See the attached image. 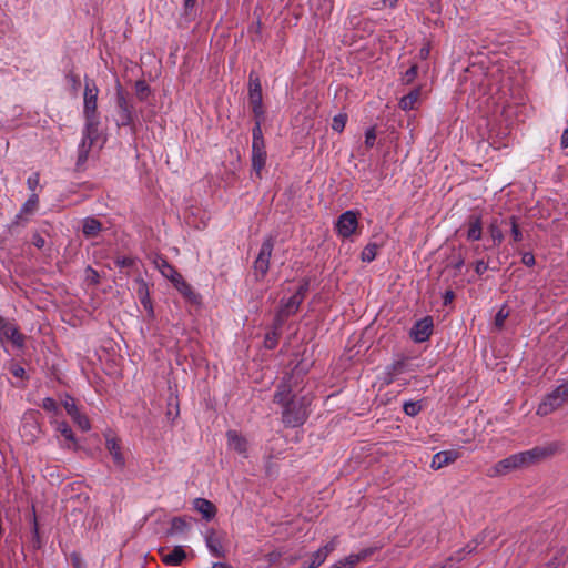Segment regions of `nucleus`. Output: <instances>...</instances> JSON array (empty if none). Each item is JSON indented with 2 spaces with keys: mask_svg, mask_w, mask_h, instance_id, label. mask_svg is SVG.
<instances>
[{
  "mask_svg": "<svg viewBox=\"0 0 568 568\" xmlns=\"http://www.w3.org/2000/svg\"><path fill=\"white\" fill-rule=\"evenodd\" d=\"M453 298H454V293L452 291L446 292V294H445V303H448V302L453 301Z\"/></svg>",
  "mask_w": 568,
  "mask_h": 568,
  "instance_id": "60",
  "label": "nucleus"
},
{
  "mask_svg": "<svg viewBox=\"0 0 568 568\" xmlns=\"http://www.w3.org/2000/svg\"><path fill=\"white\" fill-rule=\"evenodd\" d=\"M417 74V67L416 65H413L410 67L406 72H405V75H404V80L406 82H412L415 77Z\"/></svg>",
  "mask_w": 568,
  "mask_h": 568,
  "instance_id": "48",
  "label": "nucleus"
},
{
  "mask_svg": "<svg viewBox=\"0 0 568 568\" xmlns=\"http://www.w3.org/2000/svg\"><path fill=\"white\" fill-rule=\"evenodd\" d=\"M307 417L306 404H302L298 407L295 402L287 404L283 410V422L291 427L302 425Z\"/></svg>",
  "mask_w": 568,
  "mask_h": 568,
  "instance_id": "10",
  "label": "nucleus"
},
{
  "mask_svg": "<svg viewBox=\"0 0 568 568\" xmlns=\"http://www.w3.org/2000/svg\"><path fill=\"white\" fill-rule=\"evenodd\" d=\"M196 0H184V10L187 12L189 10H192Z\"/></svg>",
  "mask_w": 568,
  "mask_h": 568,
  "instance_id": "53",
  "label": "nucleus"
},
{
  "mask_svg": "<svg viewBox=\"0 0 568 568\" xmlns=\"http://www.w3.org/2000/svg\"><path fill=\"white\" fill-rule=\"evenodd\" d=\"M71 564H72L73 568H87L85 562L82 560L80 555H78L77 552H73L71 555Z\"/></svg>",
  "mask_w": 568,
  "mask_h": 568,
  "instance_id": "45",
  "label": "nucleus"
},
{
  "mask_svg": "<svg viewBox=\"0 0 568 568\" xmlns=\"http://www.w3.org/2000/svg\"><path fill=\"white\" fill-rule=\"evenodd\" d=\"M397 366H400V363L394 364V365L392 366V368H393L394 371H396Z\"/></svg>",
  "mask_w": 568,
  "mask_h": 568,
  "instance_id": "64",
  "label": "nucleus"
},
{
  "mask_svg": "<svg viewBox=\"0 0 568 568\" xmlns=\"http://www.w3.org/2000/svg\"><path fill=\"white\" fill-rule=\"evenodd\" d=\"M99 89L93 80H85L83 93V115L85 123L99 124L100 118L97 111Z\"/></svg>",
  "mask_w": 568,
  "mask_h": 568,
  "instance_id": "4",
  "label": "nucleus"
},
{
  "mask_svg": "<svg viewBox=\"0 0 568 568\" xmlns=\"http://www.w3.org/2000/svg\"><path fill=\"white\" fill-rule=\"evenodd\" d=\"M568 402V378L558 385L551 393L547 394L537 408L539 416H547L554 413Z\"/></svg>",
  "mask_w": 568,
  "mask_h": 568,
  "instance_id": "2",
  "label": "nucleus"
},
{
  "mask_svg": "<svg viewBox=\"0 0 568 568\" xmlns=\"http://www.w3.org/2000/svg\"><path fill=\"white\" fill-rule=\"evenodd\" d=\"M376 141V132L375 128H369L365 132V145L367 148H372Z\"/></svg>",
  "mask_w": 568,
  "mask_h": 568,
  "instance_id": "43",
  "label": "nucleus"
},
{
  "mask_svg": "<svg viewBox=\"0 0 568 568\" xmlns=\"http://www.w3.org/2000/svg\"><path fill=\"white\" fill-rule=\"evenodd\" d=\"M101 229L100 221L94 217H87L82 222V232L87 237L97 236Z\"/></svg>",
  "mask_w": 568,
  "mask_h": 568,
  "instance_id": "24",
  "label": "nucleus"
},
{
  "mask_svg": "<svg viewBox=\"0 0 568 568\" xmlns=\"http://www.w3.org/2000/svg\"><path fill=\"white\" fill-rule=\"evenodd\" d=\"M193 508L207 521L213 519L216 515V507L205 498H195L193 500Z\"/></svg>",
  "mask_w": 568,
  "mask_h": 568,
  "instance_id": "22",
  "label": "nucleus"
},
{
  "mask_svg": "<svg viewBox=\"0 0 568 568\" xmlns=\"http://www.w3.org/2000/svg\"><path fill=\"white\" fill-rule=\"evenodd\" d=\"M115 264L120 267H129L134 264V260L131 257H119L116 258Z\"/></svg>",
  "mask_w": 568,
  "mask_h": 568,
  "instance_id": "47",
  "label": "nucleus"
},
{
  "mask_svg": "<svg viewBox=\"0 0 568 568\" xmlns=\"http://www.w3.org/2000/svg\"><path fill=\"white\" fill-rule=\"evenodd\" d=\"M105 448L111 455L114 466L118 469H123L125 467V458L119 439L110 434L105 435Z\"/></svg>",
  "mask_w": 568,
  "mask_h": 568,
  "instance_id": "13",
  "label": "nucleus"
},
{
  "mask_svg": "<svg viewBox=\"0 0 568 568\" xmlns=\"http://www.w3.org/2000/svg\"><path fill=\"white\" fill-rule=\"evenodd\" d=\"M12 373H13V375H14V376H17V377H22V376L24 375L26 371H24L22 367H20V366H16V367L12 369Z\"/></svg>",
  "mask_w": 568,
  "mask_h": 568,
  "instance_id": "52",
  "label": "nucleus"
},
{
  "mask_svg": "<svg viewBox=\"0 0 568 568\" xmlns=\"http://www.w3.org/2000/svg\"><path fill=\"white\" fill-rule=\"evenodd\" d=\"M186 558V554L181 546L174 547V549L163 556V562L171 566L180 565Z\"/></svg>",
  "mask_w": 568,
  "mask_h": 568,
  "instance_id": "25",
  "label": "nucleus"
},
{
  "mask_svg": "<svg viewBox=\"0 0 568 568\" xmlns=\"http://www.w3.org/2000/svg\"><path fill=\"white\" fill-rule=\"evenodd\" d=\"M379 247L381 246L377 243H368L362 252V261L367 263L374 261Z\"/></svg>",
  "mask_w": 568,
  "mask_h": 568,
  "instance_id": "31",
  "label": "nucleus"
},
{
  "mask_svg": "<svg viewBox=\"0 0 568 568\" xmlns=\"http://www.w3.org/2000/svg\"><path fill=\"white\" fill-rule=\"evenodd\" d=\"M487 270H488V264H487L486 262H484L483 260L477 261V262L475 263V272H476L478 275L484 274Z\"/></svg>",
  "mask_w": 568,
  "mask_h": 568,
  "instance_id": "49",
  "label": "nucleus"
},
{
  "mask_svg": "<svg viewBox=\"0 0 568 568\" xmlns=\"http://www.w3.org/2000/svg\"><path fill=\"white\" fill-rule=\"evenodd\" d=\"M67 79L69 80V82L71 83V87L73 90H78L79 85H80V79L78 75L73 74V73H69L67 75Z\"/></svg>",
  "mask_w": 568,
  "mask_h": 568,
  "instance_id": "51",
  "label": "nucleus"
},
{
  "mask_svg": "<svg viewBox=\"0 0 568 568\" xmlns=\"http://www.w3.org/2000/svg\"><path fill=\"white\" fill-rule=\"evenodd\" d=\"M88 272L91 274L92 281H94L97 283L98 277H99L98 273L94 270H92L91 267L88 268Z\"/></svg>",
  "mask_w": 568,
  "mask_h": 568,
  "instance_id": "58",
  "label": "nucleus"
},
{
  "mask_svg": "<svg viewBox=\"0 0 568 568\" xmlns=\"http://www.w3.org/2000/svg\"><path fill=\"white\" fill-rule=\"evenodd\" d=\"M365 556L364 555H349L344 559L334 562L329 568H354V566Z\"/></svg>",
  "mask_w": 568,
  "mask_h": 568,
  "instance_id": "30",
  "label": "nucleus"
},
{
  "mask_svg": "<svg viewBox=\"0 0 568 568\" xmlns=\"http://www.w3.org/2000/svg\"><path fill=\"white\" fill-rule=\"evenodd\" d=\"M42 408L48 412H57L58 404L55 403V400L53 398L47 397L42 402Z\"/></svg>",
  "mask_w": 568,
  "mask_h": 568,
  "instance_id": "44",
  "label": "nucleus"
},
{
  "mask_svg": "<svg viewBox=\"0 0 568 568\" xmlns=\"http://www.w3.org/2000/svg\"><path fill=\"white\" fill-rule=\"evenodd\" d=\"M465 264V261L462 256H459L456 262L453 264V266L456 268V270H460Z\"/></svg>",
  "mask_w": 568,
  "mask_h": 568,
  "instance_id": "55",
  "label": "nucleus"
},
{
  "mask_svg": "<svg viewBox=\"0 0 568 568\" xmlns=\"http://www.w3.org/2000/svg\"><path fill=\"white\" fill-rule=\"evenodd\" d=\"M358 214L355 211H346L339 215L335 223L337 235L343 239L352 236L358 227Z\"/></svg>",
  "mask_w": 568,
  "mask_h": 568,
  "instance_id": "8",
  "label": "nucleus"
},
{
  "mask_svg": "<svg viewBox=\"0 0 568 568\" xmlns=\"http://www.w3.org/2000/svg\"><path fill=\"white\" fill-rule=\"evenodd\" d=\"M521 261L523 263L526 265V266H532L535 264V256L532 253L530 252H526L523 254V257H521Z\"/></svg>",
  "mask_w": 568,
  "mask_h": 568,
  "instance_id": "50",
  "label": "nucleus"
},
{
  "mask_svg": "<svg viewBox=\"0 0 568 568\" xmlns=\"http://www.w3.org/2000/svg\"><path fill=\"white\" fill-rule=\"evenodd\" d=\"M347 115L345 113H339L333 118L332 129L336 132H342L346 125Z\"/></svg>",
  "mask_w": 568,
  "mask_h": 568,
  "instance_id": "33",
  "label": "nucleus"
},
{
  "mask_svg": "<svg viewBox=\"0 0 568 568\" xmlns=\"http://www.w3.org/2000/svg\"><path fill=\"white\" fill-rule=\"evenodd\" d=\"M40 184V175L39 173H33L27 179V185L28 189L31 191V193H37V189Z\"/></svg>",
  "mask_w": 568,
  "mask_h": 568,
  "instance_id": "40",
  "label": "nucleus"
},
{
  "mask_svg": "<svg viewBox=\"0 0 568 568\" xmlns=\"http://www.w3.org/2000/svg\"><path fill=\"white\" fill-rule=\"evenodd\" d=\"M489 233L496 245H499L503 242L504 235L496 222H493L489 225Z\"/></svg>",
  "mask_w": 568,
  "mask_h": 568,
  "instance_id": "35",
  "label": "nucleus"
},
{
  "mask_svg": "<svg viewBox=\"0 0 568 568\" xmlns=\"http://www.w3.org/2000/svg\"><path fill=\"white\" fill-rule=\"evenodd\" d=\"M428 53H429V49L428 48L420 49V55L423 58H426L428 55Z\"/></svg>",
  "mask_w": 568,
  "mask_h": 568,
  "instance_id": "62",
  "label": "nucleus"
},
{
  "mask_svg": "<svg viewBox=\"0 0 568 568\" xmlns=\"http://www.w3.org/2000/svg\"><path fill=\"white\" fill-rule=\"evenodd\" d=\"M183 523H184V521H183V519H181V518H175V519H173V526H174V527H178V525H179V524H183Z\"/></svg>",
  "mask_w": 568,
  "mask_h": 568,
  "instance_id": "63",
  "label": "nucleus"
},
{
  "mask_svg": "<svg viewBox=\"0 0 568 568\" xmlns=\"http://www.w3.org/2000/svg\"><path fill=\"white\" fill-rule=\"evenodd\" d=\"M135 284H136L135 291H136L138 298L140 300V302L143 305L144 310L150 315H152L153 314V306H152V302H151V298H150V291H149L148 283L142 277H138L135 280Z\"/></svg>",
  "mask_w": 568,
  "mask_h": 568,
  "instance_id": "20",
  "label": "nucleus"
},
{
  "mask_svg": "<svg viewBox=\"0 0 568 568\" xmlns=\"http://www.w3.org/2000/svg\"><path fill=\"white\" fill-rule=\"evenodd\" d=\"M422 409L419 402H407L404 404V412L408 416H416Z\"/></svg>",
  "mask_w": 568,
  "mask_h": 568,
  "instance_id": "37",
  "label": "nucleus"
},
{
  "mask_svg": "<svg viewBox=\"0 0 568 568\" xmlns=\"http://www.w3.org/2000/svg\"><path fill=\"white\" fill-rule=\"evenodd\" d=\"M7 342H10L17 348H22L26 337L13 322L0 315V343L4 344Z\"/></svg>",
  "mask_w": 568,
  "mask_h": 568,
  "instance_id": "6",
  "label": "nucleus"
},
{
  "mask_svg": "<svg viewBox=\"0 0 568 568\" xmlns=\"http://www.w3.org/2000/svg\"><path fill=\"white\" fill-rule=\"evenodd\" d=\"M307 283L302 284L298 290L286 301H282L275 316L276 326L282 327L285 320L294 315L304 300Z\"/></svg>",
  "mask_w": 568,
  "mask_h": 568,
  "instance_id": "5",
  "label": "nucleus"
},
{
  "mask_svg": "<svg viewBox=\"0 0 568 568\" xmlns=\"http://www.w3.org/2000/svg\"><path fill=\"white\" fill-rule=\"evenodd\" d=\"M100 140L99 124L90 125L89 123H84L82 139L78 146L77 166H81L87 162L92 148L99 143Z\"/></svg>",
  "mask_w": 568,
  "mask_h": 568,
  "instance_id": "3",
  "label": "nucleus"
},
{
  "mask_svg": "<svg viewBox=\"0 0 568 568\" xmlns=\"http://www.w3.org/2000/svg\"><path fill=\"white\" fill-rule=\"evenodd\" d=\"M39 209V195L31 193L28 200L22 204L19 213L14 216L11 226L24 225L28 219L26 216L33 215Z\"/></svg>",
  "mask_w": 568,
  "mask_h": 568,
  "instance_id": "11",
  "label": "nucleus"
},
{
  "mask_svg": "<svg viewBox=\"0 0 568 568\" xmlns=\"http://www.w3.org/2000/svg\"><path fill=\"white\" fill-rule=\"evenodd\" d=\"M382 2L385 7L394 8L398 0H382Z\"/></svg>",
  "mask_w": 568,
  "mask_h": 568,
  "instance_id": "57",
  "label": "nucleus"
},
{
  "mask_svg": "<svg viewBox=\"0 0 568 568\" xmlns=\"http://www.w3.org/2000/svg\"><path fill=\"white\" fill-rule=\"evenodd\" d=\"M248 101L254 115L257 119L262 118L264 114L262 103V87L258 77L254 75L253 73L250 74Z\"/></svg>",
  "mask_w": 568,
  "mask_h": 568,
  "instance_id": "9",
  "label": "nucleus"
},
{
  "mask_svg": "<svg viewBox=\"0 0 568 568\" xmlns=\"http://www.w3.org/2000/svg\"><path fill=\"white\" fill-rule=\"evenodd\" d=\"M281 327L276 326V323L274 322V328L272 332L267 333L265 336L264 344L267 348L272 349L276 346L278 341V329Z\"/></svg>",
  "mask_w": 568,
  "mask_h": 568,
  "instance_id": "32",
  "label": "nucleus"
},
{
  "mask_svg": "<svg viewBox=\"0 0 568 568\" xmlns=\"http://www.w3.org/2000/svg\"><path fill=\"white\" fill-rule=\"evenodd\" d=\"M510 225H511V235L515 242H519L523 240L521 231L518 227V224L516 222V217H510Z\"/></svg>",
  "mask_w": 568,
  "mask_h": 568,
  "instance_id": "42",
  "label": "nucleus"
},
{
  "mask_svg": "<svg viewBox=\"0 0 568 568\" xmlns=\"http://www.w3.org/2000/svg\"><path fill=\"white\" fill-rule=\"evenodd\" d=\"M252 143H265L264 142V138H263V133H262V129H261V121L260 120H256L255 122V125L253 128V131H252Z\"/></svg>",
  "mask_w": 568,
  "mask_h": 568,
  "instance_id": "38",
  "label": "nucleus"
},
{
  "mask_svg": "<svg viewBox=\"0 0 568 568\" xmlns=\"http://www.w3.org/2000/svg\"><path fill=\"white\" fill-rule=\"evenodd\" d=\"M508 315L509 311L507 310V307L505 305L501 306L495 316V326L501 329Z\"/></svg>",
  "mask_w": 568,
  "mask_h": 568,
  "instance_id": "36",
  "label": "nucleus"
},
{
  "mask_svg": "<svg viewBox=\"0 0 568 568\" xmlns=\"http://www.w3.org/2000/svg\"><path fill=\"white\" fill-rule=\"evenodd\" d=\"M273 247V237H266L261 245L256 260L254 261V271L257 277L263 278L266 275L270 268V260L272 256Z\"/></svg>",
  "mask_w": 568,
  "mask_h": 568,
  "instance_id": "7",
  "label": "nucleus"
},
{
  "mask_svg": "<svg viewBox=\"0 0 568 568\" xmlns=\"http://www.w3.org/2000/svg\"><path fill=\"white\" fill-rule=\"evenodd\" d=\"M433 332V320L426 316L417 321L410 329V337L416 343H423L429 338Z\"/></svg>",
  "mask_w": 568,
  "mask_h": 568,
  "instance_id": "12",
  "label": "nucleus"
},
{
  "mask_svg": "<svg viewBox=\"0 0 568 568\" xmlns=\"http://www.w3.org/2000/svg\"><path fill=\"white\" fill-rule=\"evenodd\" d=\"M73 422L79 426V428L83 432H88L91 428L90 422L88 417L81 413L71 417Z\"/></svg>",
  "mask_w": 568,
  "mask_h": 568,
  "instance_id": "34",
  "label": "nucleus"
},
{
  "mask_svg": "<svg viewBox=\"0 0 568 568\" xmlns=\"http://www.w3.org/2000/svg\"><path fill=\"white\" fill-rule=\"evenodd\" d=\"M229 449L237 453L242 457H247L248 444L247 440L241 436L236 430H229L226 433Z\"/></svg>",
  "mask_w": 568,
  "mask_h": 568,
  "instance_id": "18",
  "label": "nucleus"
},
{
  "mask_svg": "<svg viewBox=\"0 0 568 568\" xmlns=\"http://www.w3.org/2000/svg\"><path fill=\"white\" fill-rule=\"evenodd\" d=\"M212 568H232V567L225 562H215V564H213Z\"/></svg>",
  "mask_w": 568,
  "mask_h": 568,
  "instance_id": "59",
  "label": "nucleus"
},
{
  "mask_svg": "<svg viewBox=\"0 0 568 568\" xmlns=\"http://www.w3.org/2000/svg\"><path fill=\"white\" fill-rule=\"evenodd\" d=\"M116 105L120 110L121 124L129 125L132 122V112L125 93L120 84L116 87Z\"/></svg>",
  "mask_w": 568,
  "mask_h": 568,
  "instance_id": "17",
  "label": "nucleus"
},
{
  "mask_svg": "<svg viewBox=\"0 0 568 568\" xmlns=\"http://www.w3.org/2000/svg\"><path fill=\"white\" fill-rule=\"evenodd\" d=\"M32 244L38 248H42L45 245V240L39 233H34L32 235Z\"/></svg>",
  "mask_w": 568,
  "mask_h": 568,
  "instance_id": "46",
  "label": "nucleus"
},
{
  "mask_svg": "<svg viewBox=\"0 0 568 568\" xmlns=\"http://www.w3.org/2000/svg\"><path fill=\"white\" fill-rule=\"evenodd\" d=\"M453 568V559H448L445 565H435L432 568Z\"/></svg>",
  "mask_w": 568,
  "mask_h": 568,
  "instance_id": "56",
  "label": "nucleus"
},
{
  "mask_svg": "<svg viewBox=\"0 0 568 568\" xmlns=\"http://www.w3.org/2000/svg\"><path fill=\"white\" fill-rule=\"evenodd\" d=\"M561 145L568 148V129L564 131L561 135Z\"/></svg>",
  "mask_w": 568,
  "mask_h": 568,
  "instance_id": "54",
  "label": "nucleus"
},
{
  "mask_svg": "<svg viewBox=\"0 0 568 568\" xmlns=\"http://www.w3.org/2000/svg\"><path fill=\"white\" fill-rule=\"evenodd\" d=\"M290 387L286 384H281L274 394V400L285 407L287 404L293 403V400L290 399Z\"/></svg>",
  "mask_w": 568,
  "mask_h": 568,
  "instance_id": "28",
  "label": "nucleus"
},
{
  "mask_svg": "<svg viewBox=\"0 0 568 568\" xmlns=\"http://www.w3.org/2000/svg\"><path fill=\"white\" fill-rule=\"evenodd\" d=\"M419 99V90H413L407 95L403 97L399 101V106L403 110H413Z\"/></svg>",
  "mask_w": 568,
  "mask_h": 568,
  "instance_id": "29",
  "label": "nucleus"
},
{
  "mask_svg": "<svg viewBox=\"0 0 568 568\" xmlns=\"http://www.w3.org/2000/svg\"><path fill=\"white\" fill-rule=\"evenodd\" d=\"M266 156L265 143H252V168L258 176L265 166Z\"/></svg>",
  "mask_w": 568,
  "mask_h": 568,
  "instance_id": "19",
  "label": "nucleus"
},
{
  "mask_svg": "<svg viewBox=\"0 0 568 568\" xmlns=\"http://www.w3.org/2000/svg\"><path fill=\"white\" fill-rule=\"evenodd\" d=\"M460 457V453L455 449L442 450L433 456L430 467L434 470L442 469L448 465H452Z\"/></svg>",
  "mask_w": 568,
  "mask_h": 568,
  "instance_id": "15",
  "label": "nucleus"
},
{
  "mask_svg": "<svg viewBox=\"0 0 568 568\" xmlns=\"http://www.w3.org/2000/svg\"><path fill=\"white\" fill-rule=\"evenodd\" d=\"M483 226L479 216H470L468 220L467 239L469 241H478L481 239Z\"/></svg>",
  "mask_w": 568,
  "mask_h": 568,
  "instance_id": "23",
  "label": "nucleus"
},
{
  "mask_svg": "<svg viewBox=\"0 0 568 568\" xmlns=\"http://www.w3.org/2000/svg\"><path fill=\"white\" fill-rule=\"evenodd\" d=\"M55 430L63 436V438L69 443L67 446L70 447L71 445H77L75 437L73 435V432L71 427L65 422H57L55 423Z\"/></svg>",
  "mask_w": 568,
  "mask_h": 568,
  "instance_id": "27",
  "label": "nucleus"
},
{
  "mask_svg": "<svg viewBox=\"0 0 568 568\" xmlns=\"http://www.w3.org/2000/svg\"><path fill=\"white\" fill-rule=\"evenodd\" d=\"M338 540L337 537H333L325 546L317 549L311 556V562L305 568H318L323 565L331 552H333L337 547Z\"/></svg>",
  "mask_w": 568,
  "mask_h": 568,
  "instance_id": "14",
  "label": "nucleus"
},
{
  "mask_svg": "<svg viewBox=\"0 0 568 568\" xmlns=\"http://www.w3.org/2000/svg\"><path fill=\"white\" fill-rule=\"evenodd\" d=\"M136 95L140 100H145L149 94V85L144 81H138L135 83Z\"/></svg>",
  "mask_w": 568,
  "mask_h": 568,
  "instance_id": "39",
  "label": "nucleus"
},
{
  "mask_svg": "<svg viewBox=\"0 0 568 568\" xmlns=\"http://www.w3.org/2000/svg\"><path fill=\"white\" fill-rule=\"evenodd\" d=\"M154 265L162 274L163 277L168 278L172 284L176 283L178 280L182 277V275L172 266L165 258L156 257L154 260Z\"/></svg>",
  "mask_w": 568,
  "mask_h": 568,
  "instance_id": "21",
  "label": "nucleus"
},
{
  "mask_svg": "<svg viewBox=\"0 0 568 568\" xmlns=\"http://www.w3.org/2000/svg\"><path fill=\"white\" fill-rule=\"evenodd\" d=\"M205 545L210 554L217 558L225 557V550L222 545V538L214 529H207L204 535Z\"/></svg>",
  "mask_w": 568,
  "mask_h": 568,
  "instance_id": "16",
  "label": "nucleus"
},
{
  "mask_svg": "<svg viewBox=\"0 0 568 568\" xmlns=\"http://www.w3.org/2000/svg\"><path fill=\"white\" fill-rule=\"evenodd\" d=\"M173 285L186 300L191 302L197 301V295L194 293L191 285L183 278V276Z\"/></svg>",
  "mask_w": 568,
  "mask_h": 568,
  "instance_id": "26",
  "label": "nucleus"
},
{
  "mask_svg": "<svg viewBox=\"0 0 568 568\" xmlns=\"http://www.w3.org/2000/svg\"><path fill=\"white\" fill-rule=\"evenodd\" d=\"M557 450L554 444L547 446L534 447L529 450L513 454L498 463H496L489 470V476H504L510 471L521 469L539 463L540 460L552 456Z\"/></svg>",
  "mask_w": 568,
  "mask_h": 568,
  "instance_id": "1",
  "label": "nucleus"
},
{
  "mask_svg": "<svg viewBox=\"0 0 568 568\" xmlns=\"http://www.w3.org/2000/svg\"><path fill=\"white\" fill-rule=\"evenodd\" d=\"M63 406L70 417L80 413L73 398L65 399Z\"/></svg>",
  "mask_w": 568,
  "mask_h": 568,
  "instance_id": "41",
  "label": "nucleus"
},
{
  "mask_svg": "<svg viewBox=\"0 0 568 568\" xmlns=\"http://www.w3.org/2000/svg\"><path fill=\"white\" fill-rule=\"evenodd\" d=\"M545 568H558V564H557L556 559H552L549 562H547Z\"/></svg>",
  "mask_w": 568,
  "mask_h": 568,
  "instance_id": "61",
  "label": "nucleus"
}]
</instances>
